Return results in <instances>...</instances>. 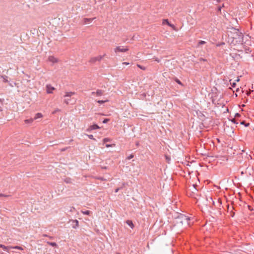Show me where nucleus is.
Returning <instances> with one entry per match:
<instances>
[{"mask_svg": "<svg viewBox=\"0 0 254 254\" xmlns=\"http://www.w3.org/2000/svg\"><path fill=\"white\" fill-rule=\"evenodd\" d=\"M243 41V34L239 30L234 29L228 34V42L230 44L235 45Z\"/></svg>", "mask_w": 254, "mask_h": 254, "instance_id": "f257e3e1", "label": "nucleus"}, {"mask_svg": "<svg viewBox=\"0 0 254 254\" xmlns=\"http://www.w3.org/2000/svg\"><path fill=\"white\" fill-rule=\"evenodd\" d=\"M190 218L188 216L184 214H180L176 218V223L179 226L183 225L188 226L190 225Z\"/></svg>", "mask_w": 254, "mask_h": 254, "instance_id": "f03ea898", "label": "nucleus"}, {"mask_svg": "<svg viewBox=\"0 0 254 254\" xmlns=\"http://www.w3.org/2000/svg\"><path fill=\"white\" fill-rule=\"evenodd\" d=\"M114 52L118 54L119 53H125L128 51V48L127 46H119L114 48Z\"/></svg>", "mask_w": 254, "mask_h": 254, "instance_id": "7ed1b4c3", "label": "nucleus"}, {"mask_svg": "<svg viewBox=\"0 0 254 254\" xmlns=\"http://www.w3.org/2000/svg\"><path fill=\"white\" fill-rule=\"evenodd\" d=\"M2 249L7 252H8V251L11 249H17L19 250L22 251L23 249L20 246H5L4 245H3L2 247Z\"/></svg>", "mask_w": 254, "mask_h": 254, "instance_id": "20e7f679", "label": "nucleus"}, {"mask_svg": "<svg viewBox=\"0 0 254 254\" xmlns=\"http://www.w3.org/2000/svg\"><path fill=\"white\" fill-rule=\"evenodd\" d=\"M48 61L53 64H56L59 62V59L54 56H50L48 58Z\"/></svg>", "mask_w": 254, "mask_h": 254, "instance_id": "39448f33", "label": "nucleus"}, {"mask_svg": "<svg viewBox=\"0 0 254 254\" xmlns=\"http://www.w3.org/2000/svg\"><path fill=\"white\" fill-rule=\"evenodd\" d=\"M102 58L103 56H98L97 57H93L90 59V62L91 63H95L97 62H100L101 61Z\"/></svg>", "mask_w": 254, "mask_h": 254, "instance_id": "423d86ee", "label": "nucleus"}, {"mask_svg": "<svg viewBox=\"0 0 254 254\" xmlns=\"http://www.w3.org/2000/svg\"><path fill=\"white\" fill-rule=\"evenodd\" d=\"M54 90H55V88L50 85H47L46 86V91L48 93H52Z\"/></svg>", "mask_w": 254, "mask_h": 254, "instance_id": "0eeeda50", "label": "nucleus"}, {"mask_svg": "<svg viewBox=\"0 0 254 254\" xmlns=\"http://www.w3.org/2000/svg\"><path fill=\"white\" fill-rule=\"evenodd\" d=\"M34 121V119H32V118H30V119H26V120H25L24 121V122L25 124H27V125H31L32 124V123Z\"/></svg>", "mask_w": 254, "mask_h": 254, "instance_id": "6e6552de", "label": "nucleus"}, {"mask_svg": "<svg viewBox=\"0 0 254 254\" xmlns=\"http://www.w3.org/2000/svg\"><path fill=\"white\" fill-rule=\"evenodd\" d=\"M71 221L73 223V224L72 225V228H76L77 227H78L79 223H78V220H71Z\"/></svg>", "mask_w": 254, "mask_h": 254, "instance_id": "1a4fd4ad", "label": "nucleus"}, {"mask_svg": "<svg viewBox=\"0 0 254 254\" xmlns=\"http://www.w3.org/2000/svg\"><path fill=\"white\" fill-rule=\"evenodd\" d=\"M43 116L42 113H38L35 114L34 118L33 119L34 120H37L38 119L42 118H43Z\"/></svg>", "mask_w": 254, "mask_h": 254, "instance_id": "9d476101", "label": "nucleus"}, {"mask_svg": "<svg viewBox=\"0 0 254 254\" xmlns=\"http://www.w3.org/2000/svg\"><path fill=\"white\" fill-rule=\"evenodd\" d=\"M99 127L97 125H94L93 126H90V127H89V129L90 130H93V129H98V128H99Z\"/></svg>", "mask_w": 254, "mask_h": 254, "instance_id": "9b49d317", "label": "nucleus"}, {"mask_svg": "<svg viewBox=\"0 0 254 254\" xmlns=\"http://www.w3.org/2000/svg\"><path fill=\"white\" fill-rule=\"evenodd\" d=\"M127 224L131 228H133L134 227V225L132 223V222L130 220H127L126 222Z\"/></svg>", "mask_w": 254, "mask_h": 254, "instance_id": "f8f14e48", "label": "nucleus"}, {"mask_svg": "<svg viewBox=\"0 0 254 254\" xmlns=\"http://www.w3.org/2000/svg\"><path fill=\"white\" fill-rule=\"evenodd\" d=\"M75 93L74 92H66L64 95V97H70L72 95H74Z\"/></svg>", "mask_w": 254, "mask_h": 254, "instance_id": "ddd939ff", "label": "nucleus"}, {"mask_svg": "<svg viewBox=\"0 0 254 254\" xmlns=\"http://www.w3.org/2000/svg\"><path fill=\"white\" fill-rule=\"evenodd\" d=\"M47 244L49 245H51L53 247H56L57 246V244L56 243H54V242H47Z\"/></svg>", "mask_w": 254, "mask_h": 254, "instance_id": "4468645a", "label": "nucleus"}, {"mask_svg": "<svg viewBox=\"0 0 254 254\" xmlns=\"http://www.w3.org/2000/svg\"><path fill=\"white\" fill-rule=\"evenodd\" d=\"M81 212L85 215H89L90 214V211L89 210L81 211Z\"/></svg>", "mask_w": 254, "mask_h": 254, "instance_id": "2eb2a0df", "label": "nucleus"}, {"mask_svg": "<svg viewBox=\"0 0 254 254\" xmlns=\"http://www.w3.org/2000/svg\"><path fill=\"white\" fill-rule=\"evenodd\" d=\"M163 24H167V25L169 24V22L168 21V20L167 19H164L163 20Z\"/></svg>", "mask_w": 254, "mask_h": 254, "instance_id": "dca6fc26", "label": "nucleus"}, {"mask_svg": "<svg viewBox=\"0 0 254 254\" xmlns=\"http://www.w3.org/2000/svg\"><path fill=\"white\" fill-rule=\"evenodd\" d=\"M205 43V41H199V42L198 43V46H199L200 45L204 44Z\"/></svg>", "mask_w": 254, "mask_h": 254, "instance_id": "f3484780", "label": "nucleus"}, {"mask_svg": "<svg viewBox=\"0 0 254 254\" xmlns=\"http://www.w3.org/2000/svg\"><path fill=\"white\" fill-rule=\"evenodd\" d=\"M87 135L88 136V137H89L90 139L95 140V139L94 138V137H93V135H91V134H90V135H88V134H87Z\"/></svg>", "mask_w": 254, "mask_h": 254, "instance_id": "a211bd4d", "label": "nucleus"}, {"mask_svg": "<svg viewBox=\"0 0 254 254\" xmlns=\"http://www.w3.org/2000/svg\"><path fill=\"white\" fill-rule=\"evenodd\" d=\"M96 94L97 95H101L102 94V91L101 90H97L96 91Z\"/></svg>", "mask_w": 254, "mask_h": 254, "instance_id": "6ab92c4d", "label": "nucleus"}, {"mask_svg": "<svg viewBox=\"0 0 254 254\" xmlns=\"http://www.w3.org/2000/svg\"><path fill=\"white\" fill-rule=\"evenodd\" d=\"M2 77L3 78V81L4 82H8V80L7 79V77L6 76H2Z\"/></svg>", "mask_w": 254, "mask_h": 254, "instance_id": "aec40b11", "label": "nucleus"}, {"mask_svg": "<svg viewBox=\"0 0 254 254\" xmlns=\"http://www.w3.org/2000/svg\"><path fill=\"white\" fill-rule=\"evenodd\" d=\"M110 140L109 138H105L104 139H103V142L104 143L106 142H108V141H109Z\"/></svg>", "mask_w": 254, "mask_h": 254, "instance_id": "412c9836", "label": "nucleus"}, {"mask_svg": "<svg viewBox=\"0 0 254 254\" xmlns=\"http://www.w3.org/2000/svg\"><path fill=\"white\" fill-rule=\"evenodd\" d=\"M109 119H105L103 121V123L104 124H106V123H107V122H109Z\"/></svg>", "mask_w": 254, "mask_h": 254, "instance_id": "4be33fe9", "label": "nucleus"}, {"mask_svg": "<svg viewBox=\"0 0 254 254\" xmlns=\"http://www.w3.org/2000/svg\"><path fill=\"white\" fill-rule=\"evenodd\" d=\"M57 112H60V110L59 109H57L56 110H55L52 113L53 114H55L56 113H57Z\"/></svg>", "mask_w": 254, "mask_h": 254, "instance_id": "5701e85b", "label": "nucleus"}, {"mask_svg": "<svg viewBox=\"0 0 254 254\" xmlns=\"http://www.w3.org/2000/svg\"><path fill=\"white\" fill-rule=\"evenodd\" d=\"M168 25L175 29V26L173 24L169 23Z\"/></svg>", "mask_w": 254, "mask_h": 254, "instance_id": "b1692460", "label": "nucleus"}, {"mask_svg": "<svg viewBox=\"0 0 254 254\" xmlns=\"http://www.w3.org/2000/svg\"><path fill=\"white\" fill-rule=\"evenodd\" d=\"M105 102H106L105 101H103V100H99V101H97V102L100 103V104L104 103Z\"/></svg>", "mask_w": 254, "mask_h": 254, "instance_id": "393cba45", "label": "nucleus"}, {"mask_svg": "<svg viewBox=\"0 0 254 254\" xmlns=\"http://www.w3.org/2000/svg\"><path fill=\"white\" fill-rule=\"evenodd\" d=\"M113 145L114 146L115 144H106V147H111V146H112Z\"/></svg>", "mask_w": 254, "mask_h": 254, "instance_id": "a878e982", "label": "nucleus"}, {"mask_svg": "<svg viewBox=\"0 0 254 254\" xmlns=\"http://www.w3.org/2000/svg\"><path fill=\"white\" fill-rule=\"evenodd\" d=\"M235 85H236V83L235 82H233L232 83V87H235Z\"/></svg>", "mask_w": 254, "mask_h": 254, "instance_id": "bb28decb", "label": "nucleus"}, {"mask_svg": "<svg viewBox=\"0 0 254 254\" xmlns=\"http://www.w3.org/2000/svg\"><path fill=\"white\" fill-rule=\"evenodd\" d=\"M176 81H177V82L178 83H179V84H181V81H180L179 80L177 79V80H176Z\"/></svg>", "mask_w": 254, "mask_h": 254, "instance_id": "cd10ccee", "label": "nucleus"}, {"mask_svg": "<svg viewBox=\"0 0 254 254\" xmlns=\"http://www.w3.org/2000/svg\"><path fill=\"white\" fill-rule=\"evenodd\" d=\"M64 102L66 104H68L69 103V102H68V100H65L64 101Z\"/></svg>", "mask_w": 254, "mask_h": 254, "instance_id": "c85d7f7f", "label": "nucleus"}, {"mask_svg": "<svg viewBox=\"0 0 254 254\" xmlns=\"http://www.w3.org/2000/svg\"><path fill=\"white\" fill-rule=\"evenodd\" d=\"M123 64H125V65H128L129 63H127V62H124V63H123Z\"/></svg>", "mask_w": 254, "mask_h": 254, "instance_id": "c756f323", "label": "nucleus"}, {"mask_svg": "<svg viewBox=\"0 0 254 254\" xmlns=\"http://www.w3.org/2000/svg\"><path fill=\"white\" fill-rule=\"evenodd\" d=\"M133 157V156L132 155H130L129 157H128V159H130L131 158H132Z\"/></svg>", "mask_w": 254, "mask_h": 254, "instance_id": "7c9ffc66", "label": "nucleus"}, {"mask_svg": "<svg viewBox=\"0 0 254 254\" xmlns=\"http://www.w3.org/2000/svg\"><path fill=\"white\" fill-rule=\"evenodd\" d=\"M85 20L88 21H91V19H86Z\"/></svg>", "mask_w": 254, "mask_h": 254, "instance_id": "2f4dec72", "label": "nucleus"}, {"mask_svg": "<svg viewBox=\"0 0 254 254\" xmlns=\"http://www.w3.org/2000/svg\"><path fill=\"white\" fill-rule=\"evenodd\" d=\"M4 195L2 193H0V197L3 196Z\"/></svg>", "mask_w": 254, "mask_h": 254, "instance_id": "473e14b6", "label": "nucleus"}, {"mask_svg": "<svg viewBox=\"0 0 254 254\" xmlns=\"http://www.w3.org/2000/svg\"><path fill=\"white\" fill-rule=\"evenodd\" d=\"M239 80H240L239 78H237V79H236V81L237 82H238V81H239Z\"/></svg>", "mask_w": 254, "mask_h": 254, "instance_id": "72a5a7b5", "label": "nucleus"}, {"mask_svg": "<svg viewBox=\"0 0 254 254\" xmlns=\"http://www.w3.org/2000/svg\"><path fill=\"white\" fill-rule=\"evenodd\" d=\"M200 61H205V60L203 59H200Z\"/></svg>", "mask_w": 254, "mask_h": 254, "instance_id": "f704fd0d", "label": "nucleus"}, {"mask_svg": "<svg viewBox=\"0 0 254 254\" xmlns=\"http://www.w3.org/2000/svg\"><path fill=\"white\" fill-rule=\"evenodd\" d=\"M3 245H1V244H0V248H2V247L3 246Z\"/></svg>", "mask_w": 254, "mask_h": 254, "instance_id": "c9c22d12", "label": "nucleus"}, {"mask_svg": "<svg viewBox=\"0 0 254 254\" xmlns=\"http://www.w3.org/2000/svg\"><path fill=\"white\" fill-rule=\"evenodd\" d=\"M138 66L140 68H142L141 66H140L139 65H138Z\"/></svg>", "mask_w": 254, "mask_h": 254, "instance_id": "e433bc0d", "label": "nucleus"}, {"mask_svg": "<svg viewBox=\"0 0 254 254\" xmlns=\"http://www.w3.org/2000/svg\"><path fill=\"white\" fill-rule=\"evenodd\" d=\"M118 190H119V189H117V190H116V192H118Z\"/></svg>", "mask_w": 254, "mask_h": 254, "instance_id": "4c0bfd02", "label": "nucleus"}, {"mask_svg": "<svg viewBox=\"0 0 254 254\" xmlns=\"http://www.w3.org/2000/svg\"><path fill=\"white\" fill-rule=\"evenodd\" d=\"M244 122H242L241 123V124H244Z\"/></svg>", "mask_w": 254, "mask_h": 254, "instance_id": "58836bf2", "label": "nucleus"}, {"mask_svg": "<svg viewBox=\"0 0 254 254\" xmlns=\"http://www.w3.org/2000/svg\"><path fill=\"white\" fill-rule=\"evenodd\" d=\"M119 254V253H117V254Z\"/></svg>", "mask_w": 254, "mask_h": 254, "instance_id": "ea45409f", "label": "nucleus"}, {"mask_svg": "<svg viewBox=\"0 0 254 254\" xmlns=\"http://www.w3.org/2000/svg\"><path fill=\"white\" fill-rule=\"evenodd\" d=\"M119 254V253H117V254Z\"/></svg>", "mask_w": 254, "mask_h": 254, "instance_id": "a19ab883", "label": "nucleus"}]
</instances>
